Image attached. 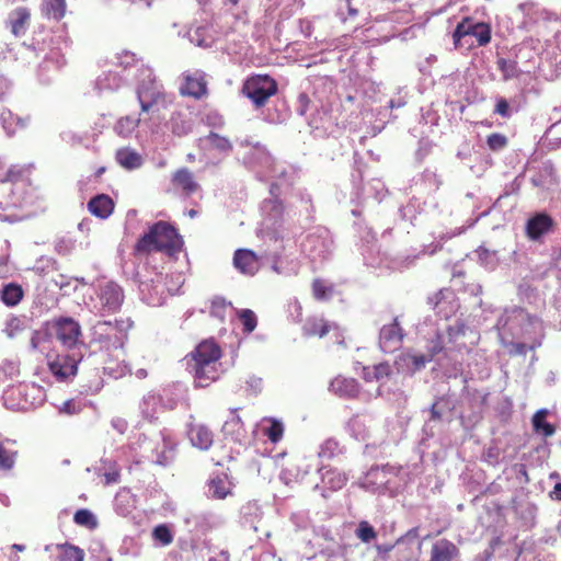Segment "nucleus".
I'll return each instance as SVG.
<instances>
[{
  "label": "nucleus",
  "mask_w": 561,
  "mask_h": 561,
  "mask_svg": "<svg viewBox=\"0 0 561 561\" xmlns=\"http://www.w3.org/2000/svg\"><path fill=\"white\" fill-rule=\"evenodd\" d=\"M243 162L253 169L260 180H271L270 194L280 195L295 181L296 171L291 165L275 162L265 147L256 144L243 156Z\"/></svg>",
  "instance_id": "1"
},
{
  "label": "nucleus",
  "mask_w": 561,
  "mask_h": 561,
  "mask_svg": "<svg viewBox=\"0 0 561 561\" xmlns=\"http://www.w3.org/2000/svg\"><path fill=\"white\" fill-rule=\"evenodd\" d=\"M496 329L503 341L508 335L523 339L530 342V350L539 347L545 335L542 321L516 306L504 310L496 322Z\"/></svg>",
  "instance_id": "2"
},
{
  "label": "nucleus",
  "mask_w": 561,
  "mask_h": 561,
  "mask_svg": "<svg viewBox=\"0 0 561 561\" xmlns=\"http://www.w3.org/2000/svg\"><path fill=\"white\" fill-rule=\"evenodd\" d=\"M32 188L28 181L16 174L13 169L5 172L4 180L0 183V220L14 222L24 216L16 209L32 203Z\"/></svg>",
  "instance_id": "3"
},
{
  "label": "nucleus",
  "mask_w": 561,
  "mask_h": 561,
  "mask_svg": "<svg viewBox=\"0 0 561 561\" xmlns=\"http://www.w3.org/2000/svg\"><path fill=\"white\" fill-rule=\"evenodd\" d=\"M221 351L214 341L201 342L186 357L187 370L193 375L195 386L205 388L220 375Z\"/></svg>",
  "instance_id": "4"
},
{
  "label": "nucleus",
  "mask_w": 561,
  "mask_h": 561,
  "mask_svg": "<svg viewBox=\"0 0 561 561\" xmlns=\"http://www.w3.org/2000/svg\"><path fill=\"white\" fill-rule=\"evenodd\" d=\"M133 324L130 318L96 321L90 329V347L107 353L123 350Z\"/></svg>",
  "instance_id": "5"
},
{
  "label": "nucleus",
  "mask_w": 561,
  "mask_h": 561,
  "mask_svg": "<svg viewBox=\"0 0 561 561\" xmlns=\"http://www.w3.org/2000/svg\"><path fill=\"white\" fill-rule=\"evenodd\" d=\"M182 247L183 240L175 228L165 221H158L137 241L135 250L139 253L159 251L175 256Z\"/></svg>",
  "instance_id": "6"
},
{
  "label": "nucleus",
  "mask_w": 561,
  "mask_h": 561,
  "mask_svg": "<svg viewBox=\"0 0 561 561\" xmlns=\"http://www.w3.org/2000/svg\"><path fill=\"white\" fill-rule=\"evenodd\" d=\"M93 295L90 297L91 311L100 317H106L121 310L125 294L119 284L102 278L93 284Z\"/></svg>",
  "instance_id": "7"
},
{
  "label": "nucleus",
  "mask_w": 561,
  "mask_h": 561,
  "mask_svg": "<svg viewBox=\"0 0 561 561\" xmlns=\"http://www.w3.org/2000/svg\"><path fill=\"white\" fill-rule=\"evenodd\" d=\"M401 468L386 465L370 468L360 482V486L371 493L393 496L401 486Z\"/></svg>",
  "instance_id": "8"
},
{
  "label": "nucleus",
  "mask_w": 561,
  "mask_h": 561,
  "mask_svg": "<svg viewBox=\"0 0 561 561\" xmlns=\"http://www.w3.org/2000/svg\"><path fill=\"white\" fill-rule=\"evenodd\" d=\"M453 39L456 48H469L474 45V42L478 46H485L491 41V27L484 22L465 19L454 31Z\"/></svg>",
  "instance_id": "9"
},
{
  "label": "nucleus",
  "mask_w": 561,
  "mask_h": 561,
  "mask_svg": "<svg viewBox=\"0 0 561 561\" xmlns=\"http://www.w3.org/2000/svg\"><path fill=\"white\" fill-rule=\"evenodd\" d=\"M176 386L163 388L161 392L149 391L139 402V411L144 419L152 422L165 410H173L178 399L174 397Z\"/></svg>",
  "instance_id": "10"
},
{
  "label": "nucleus",
  "mask_w": 561,
  "mask_h": 561,
  "mask_svg": "<svg viewBox=\"0 0 561 561\" xmlns=\"http://www.w3.org/2000/svg\"><path fill=\"white\" fill-rule=\"evenodd\" d=\"M301 248L311 262L322 263L333 251V239L327 228L318 227L306 237Z\"/></svg>",
  "instance_id": "11"
},
{
  "label": "nucleus",
  "mask_w": 561,
  "mask_h": 561,
  "mask_svg": "<svg viewBox=\"0 0 561 561\" xmlns=\"http://www.w3.org/2000/svg\"><path fill=\"white\" fill-rule=\"evenodd\" d=\"M137 98L142 112H148L162 95V85L156 80L153 71L147 66L138 68Z\"/></svg>",
  "instance_id": "12"
},
{
  "label": "nucleus",
  "mask_w": 561,
  "mask_h": 561,
  "mask_svg": "<svg viewBox=\"0 0 561 561\" xmlns=\"http://www.w3.org/2000/svg\"><path fill=\"white\" fill-rule=\"evenodd\" d=\"M279 195L265 198L261 204L262 229L265 237L275 241L280 238L277 228L280 226L284 217V206L278 198Z\"/></svg>",
  "instance_id": "13"
},
{
  "label": "nucleus",
  "mask_w": 561,
  "mask_h": 561,
  "mask_svg": "<svg viewBox=\"0 0 561 561\" xmlns=\"http://www.w3.org/2000/svg\"><path fill=\"white\" fill-rule=\"evenodd\" d=\"M241 91L256 107H260L277 92V83L267 75H256L244 81Z\"/></svg>",
  "instance_id": "14"
},
{
  "label": "nucleus",
  "mask_w": 561,
  "mask_h": 561,
  "mask_svg": "<svg viewBox=\"0 0 561 561\" xmlns=\"http://www.w3.org/2000/svg\"><path fill=\"white\" fill-rule=\"evenodd\" d=\"M175 442L169 434L161 431L156 440H150L145 444L144 451L147 453L146 457L154 465L168 467L170 466L176 455Z\"/></svg>",
  "instance_id": "15"
},
{
  "label": "nucleus",
  "mask_w": 561,
  "mask_h": 561,
  "mask_svg": "<svg viewBox=\"0 0 561 561\" xmlns=\"http://www.w3.org/2000/svg\"><path fill=\"white\" fill-rule=\"evenodd\" d=\"M51 329L56 339L67 351H81L82 345L78 344L81 327L78 321L72 318L62 317L54 322Z\"/></svg>",
  "instance_id": "16"
},
{
  "label": "nucleus",
  "mask_w": 561,
  "mask_h": 561,
  "mask_svg": "<svg viewBox=\"0 0 561 561\" xmlns=\"http://www.w3.org/2000/svg\"><path fill=\"white\" fill-rule=\"evenodd\" d=\"M83 354L81 351H67L64 355H58L57 358L50 363L49 367L54 376L64 381L77 373L78 364L82 360Z\"/></svg>",
  "instance_id": "17"
},
{
  "label": "nucleus",
  "mask_w": 561,
  "mask_h": 561,
  "mask_svg": "<svg viewBox=\"0 0 561 561\" xmlns=\"http://www.w3.org/2000/svg\"><path fill=\"white\" fill-rule=\"evenodd\" d=\"M136 277L142 300L148 305H160L163 294L162 275L154 273V278H148L138 272Z\"/></svg>",
  "instance_id": "18"
},
{
  "label": "nucleus",
  "mask_w": 561,
  "mask_h": 561,
  "mask_svg": "<svg viewBox=\"0 0 561 561\" xmlns=\"http://www.w3.org/2000/svg\"><path fill=\"white\" fill-rule=\"evenodd\" d=\"M403 339L402 329L398 320L394 319L392 323L383 325L379 333V346L383 353H392L401 346Z\"/></svg>",
  "instance_id": "19"
},
{
  "label": "nucleus",
  "mask_w": 561,
  "mask_h": 561,
  "mask_svg": "<svg viewBox=\"0 0 561 561\" xmlns=\"http://www.w3.org/2000/svg\"><path fill=\"white\" fill-rule=\"evenodd\" d=\"M184 83L181 87V93L194 99H201L207 93V83L205 75L202 71H194L184 76Z\"/></svg>",
  "instance_id": "20"
},
{
  "label": "nucleus",
  "mask_w": 561,
  "mask_h": 561,
  "mask_svg": "<svg viewBox=\"0 0 561 561\" xmlns=\"http://www.w3.org/2000/svg\"><path fill=\"white\" fill-rule=\"evenodd\" d=\"M430 554L428 561H459L460 558L458 547L445 538L432 545Z\"/></svg>",
  "instance_id": "21"
},
{
  "label": "nucleus",
  "mask_w": 561,
  "mask_h": 561,
  "mask_svg": "<svg viewBox=\"0 0 561 561\" xmlns=\"http://www.w3.org/2000/svg\"><path fill=\"white\" fill-rule=\"evenodd\" d=\"M127 76L122 75L119 70L110 68L103 71L95 80V89L101 93L104 91H115L127 82Z\"/></svg>",
  "instance_id": "22"
},
{
  "label": "nucleus",
  "mask_w": 561,
  "mask_h": 561,
  "mask_svg": "<svg viewBox=\"0 0 561 561\" xmlns=\"http://www.w3.org/2000/svg\"><path fill=\"white\" fill-rule=\"evenodd\" d=\"M171 182L185 196H192L201 190V185L195 181L194 174L187 168L176 170L171 178Z\"/></svg>",
  "instance_id": "23"
},
{
  "label": "nucleus",
  "mask_w": 561,
  "mask_h": 561,
  "mask_svg": "<svg viewBox=\"0 0 561 561\" xmlns=\"http://www.w3.org/2000/svg\"><path fill=\"white\" fill-rule=\"evenodd\" d=\"M262 264H268L271 270L278 275L291 276L298 273V264L278 254H266L261 257Z\"/></svg>",
  "instance_id": "24"
},
{
  "label": "nucleus",
  "mask_w": 561,
  "mask_h": 561,
  "mask_svg": "<svg viewBox=\"0 0 561 561\" xmlns=\"http://www.w3.org/2000/svg\"><path fill=\"white\" fill-rule=\"evenodd\" d=\"M234 267L245 275H254L259 270V259L251 250L239 249L233 255Z\"/></svg>",
  "instance_id": "25"
},
{
  "label": "nucleus",
  "mask_w": 561,
  "mask_h": 561,
  "mask_svg": "<svg viewBox=\"0 0 561 561\" xmlns=\"http://www.w3.org/2000/svg\"><path fill=\"white\" fill-rule=\"evenodd\" d=\"M31 13L26 8H16L10 12L7 23L15 37L25 35L30 26Z\"/></svg>",
  "instance_id": "26"
},
{
  "label": "nucleus",
  "mask_w": 561,
  "mask_h": 561,
  "mask_svg": "<svg viewBox=\"0 0 561 561\" xmlns=\"http://www.w3.org/2000/svg\"><path fill=\"white\" fill-rule=\"evenodd\" d=\"M552 227V219L547 214H537L528 219L526 233L530 240H539Z\"/></svg>",
  "instance_id": "27"
},
{
  "label": "nucleus",
  "mask_w": 561,
  "mask_h": 561,
  "mask_svg": "<svg viewBox=\"0 0 561 561\" xmlns=\"http://www.w3.org/2000/svg\"><path fill=\"white\" fill-rule=\"evenodd\" d=\"M222 433L226 438H230L232 442L242 444L247 438V431L243 426L241 417L231 412L230 417L222 425Z\"/></svg>",
  "instance_id": "28"
},
{
  "label": "nucleus",
  "mask_w": 561,
  "mask_h": 561,
  "mask_svg": "<svg viewBox=\"0 0 561 561\" xmlns=\"http://www.w3.org/2000/svg\"><path fill=\"white\" fill-rule=\"evenodd\" d=\"M321 477V488L336 491L342 489L348 478L344 472L337 469L321 467L319 470Z\"/></svg>",
  "instance_id": "29"
},
{
  "label": "nucleus",
  "mask_w": 561,
  "mask_h": 561,
  "mask_svg": "<svg viewBox=\"0 0 561 561\" xmlns=\"http://www.w3.org/2000/svg\"><path fill=\"white\" fill-rule=\"evenodd\" d=\"M187 435L192 445L202 450H207L214 442L211 431L202 424L191 425Z\"/></svg>",
  "instance_id": "30"
},
{
  "label": "nucleus",
  "mask_w": 561,
  "mask_h": 561,
  "mask_svg": "<svg viewBox=\"0 0 561 561\" xmlns=\"http://www.w3.org/2000/svg\"><path fill=\"white\" fill-rule=\"evenodd\" d=\"M88 209L92 215L105 219L113 213L114 203L110 196L99 194L90 199Z\"/></svg>",
  "instance_id": "31"
},
{
  "label": "nucleus",
  "mask_w": 561,
  "mask_h": 561,
  "mask_svg": "<svg viewBox=\"0 0 561 561\" xmlns=\"http://www.w3.org/2000/svg\"><path fill=\"white\" fill-rule=\"evenodd\" d=\"M330 389L343 398H354L358 393V383L353 378L336 377L330 383Z\"/></svg>",
  "instance_id": "32"
},
{
  "label": "nucleus",
  "mask_w": 561,
  "mask_h": 561,
  "mask_svg": "<svg viewBox=\"0 0 561 561\" xmlns=\"http://www.w3.org/2000/svg\"><path fill=\"white\" fill-rule=\"evenodd\" d=\"M144 66L142 64H139L135 59V55L129 51H125L118 56H116V61L113 64L112 68L117 69L121 71L122 75L127 76V80H129L130 71L136 68V75L135 78L138 76V68Z\"/></svg>",
  "instance_id": "33"
},
{
  "label": "nucleus",
  "mask_w": 561,
  "mask_h": 561,
  "mask_svg": "<svg viewBox=\"0 0 561 561\" xmlns=\"http://www.w3.org/2000/svg\"><path fill=\"white\" fill-rule=\"evenodd\" d=\"M116 161L127 170L138 169L142 164L141 156L133 149L121 148L116 151Z\"/></svg>",
  "instance_id": "34"
},
{
  "label": "nucleus",
  "mask_w": 561,
  "mask_h": 561,
  "mask_svg": "<svg viewBox=\"0 0 561 561\" xmlns=\"http://www.w3.org/2000/svg\"><path fill=\"white\" fill-rule=\"evenodd\" d=\"M0 121L7 135H13L18 129L26 126L27 119L14 115L10 110H3L0 114Z\"/></svg>",
  "instance_id": "35"
},
{
  "label": "nucleus",
  "mask_w": 561,
  "mask_h": 561,
  "mask_svg": "<svg viewBox=\"0 0 561 561\" xmlns=\"http://www.w3.org/2000/svg\"><path fill=\"white\" fill-rule=\"evenodd\" d=\"M53 334L47 331H34L30 341V347L34 352L48 354L51 350Z\"/></svg>",
  "instance_id": "36"
},
{
  "label": "nucleus",
  "mask_w": 561,
  "mask_h": 561,
  "mask_svg": "<svg viewBox=\"0 0 561 561\" xmlns=\"http://www.w3.org/2000/svg\"><path fill=\"white\" fill-rule=\"evenodd\" d=\"M66 12V1L65 0H43L42 2V13L47 19H53L55 21H59L64 18Z\"/></svg>",
  "instance_id": "37"
},
{
  "label": "nucleus",
  "mask_w": 561,
  "mask_h": 561,
  "mask_svg": "<svg viewBox=\"0 0 561 561\" xmlns=\"http://www.w3.org/2000/svg\"><path fill=\"white\" fill-rule=\"evenodd\" d=\"M230 493L227 476H216L208 483V494L215 499H225Z\"/></svg>",
  "instance_id": "38"
},
{
  "label": "nucleus",
  "mask_w": 561,
  "mask_h": 561,
  "mask_svg": "<svg viewBox=\"0 0 561 561\" xmlns=\"http://www.w3.org/2000/svg\"><path fill=\"white\" fill-rule=\"evenodd\" d=\"M242 523L244 526L257 530V523L261 519V510L256 503H248L241 508Z\"/></svg>",
  "instance_id": "39"
},
{
  "label": "nucleus",
  "mask_w": 561,
  "mask_h": 561,
  "mask_svg": "<svg viewBox=\"0 0 561 561\" xmlns=\"http://www.w3.org/2000/svg\"><path fill=\"white\" fill-rule=\"evenodd\" d=\"M547 410H539L533 416V426L535 432L543 437L552 436L556 432L554 426L551 423L547 422Z\"/></svg>",
  "instance_id": "40"
},
{
  "label": "nucleus",
  "mask_w": 561,
  "mask_h": 561,
  "mask_svg": "<svg viewBox=\"0 0 561 561\" xmlns=\"http://www.w3.org/2000/svg\"><path fill=\"white\" fill-rule=\"evenodd\" d=\"M185 37L193 44L198 47H210L213 43V37L208 35L207 28L205 26L191 27L185 34Z\"/></svg>",
  "instance_id": "41"
},
{
  "label": "nucleus",
  "mask_w": 561,
  "mask_h": 561,
  "mask_svg": "<svg viewBox=\"0 0 561 561\" xmlns=\"http://www.w3.org/2000/svg\"><path fill=\"white\" fill-rule=\"evenodd\" d=\"M332 328L336 329V325H331L323 319H309L302 327L305 335H319L324 336Z\"/></svg>",
  "instance_id": "42"
},
{
  "label": "nucleus",
  "mask_w": 561,
  "mask_h": 561,
  "mask_svg": "<svg viewBox=\"0 0 561 561\" xmlns=\"http://www.w3.org/2000/svg\"><path fill=\"white\" fill-rule=\"evenodd\" d=\"M22 297L23 290L21 286L16 284L5 285L0 293V298L3 304L11 307L18 305Z\"/></svg>",
  "instance_id": "43"
},
{
  "label": "nucleus",
  "mask_w": 561,
  "mask_h": 561,
  "mask_svg": "<svg viewBox=\"0 0 561 561\" xmlns=\"http://www.w3.org/2000/svg\"><path fill=\"white\" fill-rule=\"evenodd\" d=\"M466 327L462 322L456 321L453 325H448L446 328L445 334H437V341L435 343L442 342L443 348L446 343L456 342L460 335L465 334Z\"/></svg>",
  "instance_id": "44"
},
{
  "label": "nucleus",
  "mask_w": 561,
  "mask_h": 561,
  "mask_svg": "<svg viewBox=\"0 0 561 561\" xmlns=\"http://www.w3.org/2000/svg\"><path fill=\"white\" fill-rule=\"evenodd\" d=\"M343 453V447L334 438H328L324 440L318 451V456L322 460H330Z\"/></svg>",
  "instance_id": "45"
},
{
  "label": "nucleus",
  "mask_w": 561,
  "mask_h": 561,
  "mask_svg": "<svg viewBox=\"0 0 561 561\" xmlns=\"http://www.w3.org/2000/svg\"><path fill=\"white\" fill-rule=\"evenodd\" d=\"M140 119L136 115H127L118 119L115 125V131L123 137L130 136L137 128Z\"/></svg>",
  "instance_id": "46"
},
{
  "label": "nucleus",
  "mask_w": 561,
  "mask_h": 561,
  "mask_svg": "<svg viewBox=\"0 0 561 561\" xmlns=\"http://www.w3.org/2000/svg\"><path fill=\"white\" fill-rule=\"evenodd\" d=\"M499 70L502 72L503 80L508 81L517 78L520 73L517 61L506 58H499L496 61Z\"/></svg>",
  "instance_id": "47"
},
{
  "label": "nucleus",
  "mask_w": 561,
  "mask_h": 561,
  "mask_svg": "<svg viewBox=\"0 0 561 561\" xmlns=\"http://www.w3.org/2000/svg\"><path fill=\"white\" fill-rule=\"evenodd\" d=\"M454 405L448 401V399L443 396L438 398L430 408L431 421H439L443 419L446 411H451Z\"/></svg>",
  "instance_id": "48"
},
{
  "label": "nucleus",
  "mask_w": 561,
  "mask_h": 561,
  "mask_svg": "<svg viewBox=\"0 0 561 561\" xmlns=\"http://www.w3.org/2000/svg\"><path fill=\"white\" fill-rule=\"evenodd\" d=\"M430 351H431L430 355H424V354L415 353V360H413V364H412V371H413V374L415 371L421 370L422 368H424L425 364L427 362H431L436 354H438L439 352L443 351L442 342L433 343V345L431 346Z\"/></svg>",
  "instance_id": "49"
},
{
  "label": "nucleus",
  "mask_w": 561,
  "mask_h": 561,
  "mask_svg": "<svg viewBox=\"0 0 561 561\" xmlns=\"http://www.w3.org/2000/svg\"><path fill=\"white\" fill-rule=\"evenodd\" d=\"M58 561H83L84 553L75 546H58Z\"/></svg>",
  "instance_id": "50"
},
{
  "label": "nucleus",
  "mask_w": 561,
  "mask_h": 561,
  "mask_svg": "<svg viewBox=\"0 0 561 561\" xmlns=\"http://www.w3.org/2000/svg\"><path fill=\"white\" fill-rule=\"evenodd\" d=\"M265 421L268 423V425L264 426V428H263L264 434L268 437V439L272 443L279 442L282 439L283 433H284L283 423L277 420H274V419H268Z\"/></svg>",
  "instance_id": "51"
},
{
  "label": "nucleus",
  "mask_w": 561,
  "mask_h": 561,
  "mask_svg": "<svg viewBox=\"0 0 561 561\" xmlns=\"http://www.w3.org/2000/svg\"><path fill=\"white\" fill-rule=\"evenodd\" d=\"M355 535L364 543H369L377 537L375 528L367 520L358 523Z\"/></svg>",
  "instance_id": "52"
},
{
  "label": "nucleus",
  "mask_w": 561,
  "mask_h": 561,
  "mask_svg": "<svg viewBox=\"0 0 561 561\" xmlns=\"http://www.w3.org/2000/svg\"><path fill=\"white\" fill-rule=\"evenodd\" d=\"M477 254L479 257V262L488 270H494L499 263L497 253L495 251H490L483 247H480L477 250Z\"/></svg>",
  "instance_id": "53"
},
{
  "label": "nucleus",
  "mask_w": 561,
  "mask_h": 561,
  "mask_svg": "<svg viewBox=\"0 0 561 561\" xmlns=\"http://www.w3.org/2000/svg\"><path fill=\"white\" fill-rule=\"evenodd\" d=\"M73 520L77 525L84 526L90 529H93L98 526L94 514L85 508L78 510L75 513Z\"/></svg>",
  "instance_id": "54"
},
{
  "label": "nucleus",
  "mask_w": 561,
  "mask_h": 561,
  "mask_svg": "<svg viewBox=\"0 0 561 561\" xmlns=\"http://www.w3.org/2000/svg\"><path fill=\"white\" fill-rule=\"evenodd\" d=\"M239 320L242 323L243 332L251 333L257 325V318L255 313L250 309H241L238 311Z\"/></svg>",
  "instance_id": "55"
},
{
  "label": "nucleus",
  "mask_w": 561,
  "mask_h": 561,
  "mask_svg": "<svg viewBox=\"0 0 561 561\" xmlns=\"http://www.w3.org/2000/svg\"><path fill=\"white\" fill-rule=\"evenodd\" d=\"M330 121L328 111L322 106L321 110L316 108V112L308 117V124L316 129L327 128V123Z\"/></svg>",
  "instance_id": "56"
},
{
  "label": "nucleus",
  "mask_w": 561,
  "mask_h": 561,
  "mask_svg": "<svg viewBox=\"0 0 561 561\" xmlns=\"http://www.w3.org/2000/svg\"><path fill=\"white\" fill-rule=\"evenodd\" d=\"M413 360H415V353L403 352L397 357L394 364H396L398 371L412 375L413 374V371H412Z\"/></svg>",
  "instance_id": "57"
},
{
  "label": "nucleus",
  "mask_w": 561,
  "mask_h": 561,
  "mask_svg": "<svg viewBox=\"0 0 561 561\" xmlns=\"http://www.w3.org/2000/svg\"><path fill=\"white\" fill-rule=\"evenodd\" d=\"M16 451L7 449L0 444V471H10L16 461Z\"/></svg>",
  "instance_id": "58"
},
{
  "label": "nucleus",
  "mask_w": 561,
  "mask_h": 561,
  "mask_svg": "<svg viewBox=\"0 0 561 561\" xmlns=\"http://www.w3.org/2000/svg\"><path fill=\"white\" fill-rule=\"evenodd\" d=\"M172 133L178 136H184L192 129V124L182 117L181 114H174L171 118Z\"/></svg>",
  "instance_id": "59"
},
{
  "label": "nucleus",
  "mask_w": 561,
  "mask_h": 561,
  "mask_svg": "<svg viewBox=\"0 0 561 561\" xmlns=\"http://www.w3.org/2000/svg\"><path fill=\"white\" fill-rule=\"evenodd\" d=\"M152 537L161 546H168L173 540V535L167 525L156 526L152 530Z\"/></svg>",
  "instance_id": "60"
},
{
  "label": "nucleus",
  "mask_w": 561,
  "mask_h": 561,
  "mask_svg": "<svg viewBox=\"0 0 561 561\" xmlns=\"http://www.w3.org/2000/svg\"><path fill=\"white\" fill-rule=\"evenodd\" d=\"M207 139L210 142V145L220 152L228 153L232 150V145L230 140L216 133H210Z\"/></svg>",
  "instance_id": "61"
},
{
  "label": "nucleus",
  "mask_w": 561,
  "mask_h": 561,
  "mask_svg": "<svg viewBox=\"0 0 561 561\" xmlns=\"http://www.w3.org/2000/svg\"><path fill=\"white\" fill-rule=\"evenodd\" d=\"M44 64L47 68H49V65H53L58 69L65 65L64 54L59 48H53L44 56Z\"/></svg>",
  "instance_id": "62"
},
{
  "label": "nucleus",
  "mask_w": 561,
  "mask_h": 561,
  "mask_svg": "<svg viewBox=\"0 0 561 561\" xmlns=\"http://www.w3.org/2000/svg\"><path fill=\"white\" fill-rule=\"evenodd\" d=\"M296 197L300 203L299 211L309 217L313 213V205L310 194H308L306 191L298 190L296 192Z\"/></svg>",
  "instance_id": "63"
},
{
  "label": "nucleus",
  "mask_w": 561,
  "mask_h": 561,
  "mask_svg": "<svg viewBox=\"0 0 561 561\" xmlns=\"http://www.w3.org/2000/svg\"><path fill=\"white\" fill-rule=\"evenodd\" d=\"M229 306L230 304H227L224 298H215L211 302L210 316L222 321L226 318L227 308Z\"/></svg>",
  "instance_id": "64"
}]
</instances>
